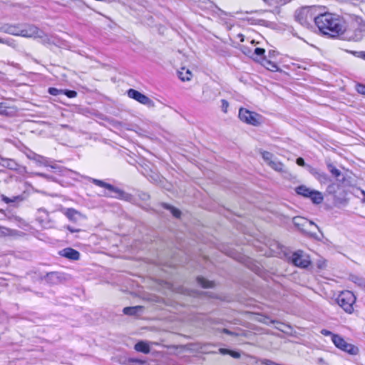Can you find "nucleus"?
Here are the masks:
<instances>
[{"mask_svg": "<svg viewBox=\"0 0 365 365\" xmlns=\"http://www.w3.org/2000/svg\"><path fill=\"white\" fill-rule=\"evenodd\" d=\"M349 279L359 287L365 289V278L357 275L351 274L349 276Z\"/></svg>", "mask_w": 365, "mask_h": 365, "instance_id": "21", "label": "nucleus"}, {"mask_svg": "<svg viewBox=\"0 0 365 365\" xmlns=\"http://www.w3.org/2000/svg\"><path fill=\"white\" fill-rule=\"evenodd\" d=\"M365 36V25L359 26L354 29H347L345 25V31L341 35V38L349 41H359Z\"/></svg>", "mask_w": 365, "mask_h": 365, "instance_id": "9", "label": "nucleus"}, {"mask_svg": "<svg viewBox=\"0 0 365 365\" xmlns=\"http://www.w3.org/2000/svg\"><path fill=\"white\" fill-rule=\"evenodd\" d=\"M353 53L358 57L365 60V51H354Z\"/></svg>", "mask_w": 365, "mask_h": 365, "instance_id": "43", "label": "nucleus"}, {"mask_svg": "<svg viewBox=\"0 0 365 365\" xmlns=\"http://www.w3.org/2000/svg\"><path fill=\"white\" fill-rule=\"evenodd\" d=\"M261 154L263 160L267 165L274 159L273 154L268 151H262Z\"/></svg>", "mask_w": 365, "mask_h": 365, "instance_id": "28", "label": "nucleus"}, {"mask_svg": "<svg viewBox=\"0 0 365 365\" xmlns=\"http://www.w3.org/2000/svg\"><path fill=\"white\" fill-rule=\"evenodd\" d=\"M66 229L68 230H69L71 233L78 232L81 231L80 229H75V228H73V227H72L71 226H69V225L66 226Z\"/></svg>", "mask_w": 365, "mask_h": 365, "instance_id": "46", "label": "nucleus"}, {"mask_svg": "<svg viewBox=\"0 0 365 365\" xmlns=\"http://www.w3.org/2000/svg\"><path fill=\"white\" fill-rule=\"evenodd\" d=\"M2 165L11 170H16L18 164L11 159H3Z\"/></svg>", "mask_w": 365, "mask_h": 365, "instance_id": "24", "label": "nucleus"}, {"mask_svg": "<svg viewBox=\"0 0 365 365\" xmlns=\"http://www.w3.org/2000/svg\"><path fill=\"white\" fill-rule=\"evenodd\" d=\"M0 30L14 36H20L26 38H42L43 42L48 41L44 32L34 25L5 24L1 26Z\"/></svg>", "mask_w": 365, "mask_h": 365, "instance_id": "2", "label": "nucleus"}, {"mask_svg": "<svg viewBox=\"0 0 365 365\" xmlns=\"http://www.w3.org/2000/svg\"><path fill=\"white\" fill-rule=\"evenodd\" d=\"M127 93L129 98L135 100L143 105L147 106L148 108H153L155 106L154 102L150 98L137 90L130 88Z\"/></svg>", "mask_w": 365, "mask_h": 365, "instance_id": "11", "label": "nucleus"}, {"mask_svg": "<svg viewBox=\"0 0 365 365\" xmlns=\"http://www.w3.org/2000/svg\"><path fill=\"white\" fill-rule=\"evenodd\" d=\"M12 232H13L12 230L0 226V236L1 237L11 235Z\"/></svg>", "mask_w": 365, "mask_h": 365, "instance_id": "31", "label": "nucleus"}, {"mask_svg": "<svg viewBox=\"0 0 365 365\" xmlns=\"http://www.w3.org/2000/svg\"><path fill=\"white\" fill-rule=\"evenodd\" d=\"M36 176H40V177H43L44 178H46V179H50L51 177L45 173H35L34 174Z\"/></svg>", "mask_w": 365, "mask_h": 365, "instance_id": "47", "label": "nucleus"}, {"mask_svg": "<svg viewBox=\"0 0 365 365\" xmlns=\"http://www.w3.org/2000/svg\"><path fill=\"white\" fill-rule=\"evenodd\" d=\"M41 279H44L48 284H57L61 282L62 275L59 272H51L41 277Z\"/></svg>", "mask_w": 365, "mask_h": 365, "instance_id": "13", "label": "nucleus"}, {"mask_svg": "<svg viewBox=\"0 0 365 365\" xmlns=\"http://www.w3.org/2000/svg\"><path fill=\"white\" fill-rule=\"evenodd\" d=\"M334 188H335V185L334 184H331V185H329L327 187V191L329 192V193H333L334 192Z\"/></svg>", "mask_w": 365, "mask_h": 365, "instance_id": "49", "label": "nucleus"}, {"mask_svg": "<svg viewBox=\"0 0 365 365\" xmlns=\"http://www.w3.org/2000/svg\"><path fill=\"white\" fill-rule=\"evenodd\" d=\"M306 222L305 219L301 217H294L293 218V223L295 226L299 227L300 225H303V222Z\"/></svg>", "mask_w": 365, "mask_h": 365, "instance_id": "35", "label": "nucleus"}, {"mask_svg": "<svg viewBox=\"0 0 365 365\" xmlns=\"http://www.w3.org/2000/svg\"><path fill=\"white\" fill-rule=\"evenodd\" d=\"M317 8L316 6H304L295 11L294 17L297 22L305 27H309L312 21L315 22Z\"/></svg>", "mask_w": 365, "mask_h": 365, "instance_id": "4", "label": "nucleus"}, {"mask_svg": "<svg viewBox=\"0 0 365 365\" xmlns=\"http://www.w3.org/2000/svg\"><path fill=\"white\" fill-rule=\"evenodd\" d=\"M89 180L91 182H93L96 185L101 187H104V188L107 189L108 190L115 193V195H110L108 193H104V195H103L104 196L115 197V198H118L120 200H125L126 202H129L133 204H138L137 199L133 195L128 193V192H125L124 190H120V188L116 187L113 186V185L107 183L101 180H98V179L91 178H90Z\"/></svg>", "mask_w": 365, "mask_h": 365, "instance_id": "3", "label": "nucleus"}, {"mask_svg": "<svg viewBox=\"0 0 365 365\" xmlns=\"http://www.w3.org/2000/svg\"><path fill=\"white\" fill-rule=\"evenodd\" d=\"M223 331V333L227 334H228V335H234L233 332H232V331H230V330H229V329H223V331Z\"/></svg>", "mask_w": 365, "mask_h": 365, "instance_id": "50", "label": "nucleus"}, {"mask_svg": "<svg viewBox=\"0 0 365 365\" xmlns=\"http://www.w3.org/2000/svg\"><path fill=\"white\" fill-rule=\"evenodd\" d=\"M222 110L224 113H227V108L229 107V103L228 102L225 100V99H222Z\"/></svg>", "mask_w": 365, "mask_h": 365, "instance_id": "40", "label": "nucleus"}, {"mask_svg": "<svg viewBox=\"0 0 365 365\" xmlns=\"http://www.w3.org/2000/svg\"><path fill=\"white\" fill-rule=\"evenodd\" d=\"M48 92L49 94L56 96L63 94V90L51 87L48 88Z\"/></svg>", "mask_w": 365, "mask_h": 365, "instance_id": "32", "label": "nucleus"}, {"mask_svg": "<svg viewBox=\"0 0 365 365\" xmlns=\"http://www.w3.org/2000/svg\"><path fill=\"white\" fill-rule=\"evenodd\" d=\"M10 108L5 102L0 103V114L8 115V109Z\"/></svg>", "mask_w": 365, "mask_h": 365, "instance_id": "33", "label": "nucleus"}, {"mask_svg": "<svg viewBox=\"0 0 365 365\" xmlns=\"http://www.w3.org/2000/svg\"><path fill=\"white\" fill-rule=\"evenodd\" d=\"M129 365H149L147 361L138 359H129Z\"/></svg>", "mask_w": 365, "mask_h": 365, "instance_id": "30", "label": "nucleus"}, {"mask_svg": "<svg viewBox=\"0 0 365 365\" xmlns=\"http://www.w3.org/2000/svg\"><path fill=\"white\" fill-rule=\"evenodd\" d=\"M317 363L319 364H324L325 363V361L323 358H319L317 359Z\"/></svg>", "mask_w": 365, "mask_h": 365, "instance_id": "51", "label": "nucleus"}, {"mask_svg": "<svg viewBox=\"0 0 365 365\" xmlns=\"http://www.w3.org/2000/svg\"><path fill=\"white\" fill-rule=\"evenodd\" d=\"M297 194L309 198L314 204H320L323 201L322 194L315 190L310 189L305 185H299L295 188Z\"/></svg>", "mask_w": 365, "mask_h": 365, "instance_id": "6", "label": "nucleus"}, {"mask_svg": "<svg viewBox=\"0 0 365 365\" xmlns=\"http://www.w3.org/2000/svg\"><path fill=\"white\" fill-rule=\"evenodd\" d=\"M26 156L28 158H29L30 160H34L38 164L43 165L45 166H48L47 158L42 155L36 154L30 150L29 153H26Z\"/></svg>", "mask_w": 365, "mask_h": 365, "instance_id": "15", "label": "nucleus"}, {"mask_svg": "<svg viewBox=\"0 0 365 365\" xmlns=\"http://www.w3.org/2000/svg\"><path fill=\"white\" fill-rule=\"evenodd\" d=\"M63 94H65L67 97L72 98L77 96V93L72 90H63Z\"/></svg>", "mask_w": 365, "mask_h": 365, "instance_id": "38", "label": "nucleus"}, {"mask_svg": "<svg viewBox=\"0 0 365 365\" xmlns=\"http://www.w3.org/2000/svg\"><path fill=\"white\" fill-rule=\"evenodd\" d=\"M0 43L7 44L9 46H13L14 41L11 39L0 38Z\"/></svg>", "mask_w": 365, "mask_h": 365, "instance_id": "41", "label": "nucleus"}, {"mask_svg": "<svg viewBox=\"0 0 365 365\" xmlns=\"http://www.w3.org/2000/svg\"><path fill=\"white\" fill-rule=\"evenodd\" d=\"M59 255L71 260H78L80 258L79 252L71 247L63 249Z\"/></svg>", "mask_w": 365, "mask_h": 365, "instance_id": "14", "label": "nucleus"}, {"mask_svg": "<svg viewBox=\"0 0 365 365\" xmlns=\"http://www.w3.org/2000/svg\"><path fill=\"white\" fill-rule=\"evenodd\" d=\"M327 168L329 170V172L339 181H343L344 180V178H342V179H340L339 177L341 175V171L337 169L336 167H334L331 163L327 164Z\"/></svg>", "mask_w": 365, "mask_h": 365, "instance_id": "23", "label": "nucleus"}, {"mask_svg": "<svg viewBox=\"0 0 365 365\" xmlns=\"http://www.w3.org/2000/svg\"><path fill=\"white\" fill-rule=\"evenodd\" d=\"M134 348L137 351L142 352L143 354H148L150 351L149 345L143 341L135 344Z\"/></svg>", "mask_w": 365, "mask_h": 365, "instance_id": "18", "label": "nucleus"}, {"mask_svg": "<svg viewBox=\"0 0 365 365\" xmlns=\"http://www.w3.org/2000/svg\"><path fill=\"white\" fill-rule=\"evenodd\" d=\"M229 354L235 359H239L240 357V354L237 351H234L230 350V352Z\"/></svg>", "mask_w": 365, "mask_h": 365, "instance_id": "44", "label": "nucleus"}, {"mask_svg": "<svg viewBox=\"0 0 365 365\" xmlns=\"http://www.w3.org/2000/svg\"><path fill=\"white\" fill-rule=\"evenodd\" d=\"M219 352L223 355H225V354H229L230 352V350L227 349H225V348H220L219 349Z\"/></svg>", "mask_w": 365, "mask_h": 365, "instance_id": "45", "label": "nucleus"}, {"mask_svg": "<svg viewBox=\"0 0 365 365\" xmlns=\"http://www.w3.org/2000/svg\"><path fill=\"white\" fill-rule=\"evenodd\" d=\"M268 165L275 171L279 173L285 172L284 164L280 161L277 160L275 158L272 162H270V163Z\"/></svg>", "mask_w": 365, "mask_h": 365, "instance_id": "20", "label": "nucleus"}, {"mask_svg": "<svg viewBox=\"0 0 365 365\" xmlns=\"http://www.w3.org/2000/svg\"><path fill=\"white\" fill-rule=\"evenodd\" d=\"M345 23L343 17L331 13L318 15L315 19L319 30L332 38L341 36L345 31Z\"/></svg>", "mask_w": 365, "mask_h": 365, "instance_id": "1", "label": "nucleus"}, {"mask_svg": "<svg viewBox=\"0 0 365 365\" xmlns=\"http://www.w3.org/2000/svg\"><path fill=\"white\" fill-rule=\"evenodd\" d=\"M356 91L361 94L365 96V85L361 83H357L356 84Z\"/></svg>", "mask_w": 365, "mask_h": 365, "instance_id": "37", "label": "nucleus"}, {"mask_svg": "<svg viewBox=\"0 0 365 365\" xmlns=\"http://www.w3.org/2000/svg\"><path fill=\"white\" fill-rule=\"evenodd\" d=\"M185 68H182V71H178V77L182 81H190L192 78V73L190 70L187 69L185 72H184Z\"/></svg>", "mask_w": 365, "mask_h": 365, "instance_id": "22", "label": "nucleus"}, {"mask_svg": "<svg viewBox=\"0 0 365 365\" xmlns=\"http://www.w3.org/2000/svg\"><path fill=\"white\" fill-rule=\"evenodd\" d=\"M331 339L337 348L349 353V354L356 355L359 352V349L357 346L347 343L341 336L338 334H333Z\"/></svg>", "mask_w": 365, "mask_h": 365, "instance_id": "10", "label": "nucleus"}, {"mask_svg": "<svg viewBox=\"0 0 365 365\" xmlns=\"http://www.w3.org/2000/svg\"><path fill=\"white\" fill-rule=\"evenodd\" d=\"M162 206L164 208L170 210L174 217H180V216L181 215V212L178 209H176L175 207H174L168 204H166V203H163Z\"/></svg>", "mask_w": 365, "mask_h": 365, "instance_id": "26", "label": "nucleus"}, {"mask_svg": "<svg viewBox=\"0 0 365 365\" xmlns=\"http://www.w3.org/2000/svg\"><path fill=\"white\" fill-rule=\"evenodd\" d=\"M271 322L274 324V323H275L277 322L276 321H271Z\"/></svg>", "mask_w": 365, "mask_h": 365, "instance_id": "53", "label": "nucleus"}, {"mask_svg": "<svg viewBox=\"0 0 365 365\" xmlns=\"http://www.w3.org/2000/svg\"><path fill=\"white\" fill-rule=\"evenodd\" d=\"M260 63L269 71H277L279 69L277 65L275 63H273L269 60H267L266 57H263V61H261Z\"/></svg>", "mask_w": 365, "mask_h": 365, "instance_id": "19", "label": "nucleus"}, {"mask_svg": "<svg viewBox=\"0 0 365 365\" xmlns=\"http://www.w3.org/2000/svg\"><path fill=\"white\" fill-rule=\"evenodd\" d=\"M336 303L346 312L351 314L354 311L353 305L356 302V297L351 291L341 292L337 297Z\"/></svg>", "mask_w": 365, "mask_h": 365, "instance_id": "5", "label": "nucleus"}, {"mask_svg": "<svg viewBox=\"0 0 365 365\" xmlns=\"http://www.w3.org/2000/svg\"><path fill=\"white\" fill-rule=\"evenodd\" d=\"M264 365H282L279 364H277L272 360L269 359H264L262 362Z\"/></svg>", "mask_w": 365, "mask_h": 365, "instance_id": "42", "label": "nucleus"}, {"mask_svg": "<svg viewBox=\"0 0 365 365\" xmlns=\"http://www.w3.org/2000/svg\"><path fill=\"white\" fill-rule=\"evenodd\" d=\"M265 50L262 48H256L255 49L254 53L261 58V60L263 61V57L264 56Z\"/></svg>", "mask_w": 365, "mask_h": 365, "instance_id": "36", "label": "nucleus"}, {"mask_svg": "<svg viewBox=\"0 0 365 365\" xmlns=\"http://www.w3.org/2000/svg\"><path fill=\"white\" fill-rule=\"evenodd\" d=\"M289 260L294 266L300 268H307L312 263L309 255L301 250L294 252Z\"/></svg>", "mask_w": 365, "mask_h": 365, "instance_id": "8", "label": "nucleus"}, {"mask_svg": "<svg viewBox=\"0 0 365 365\" xmlns=\"http://www.w3.org/2000/svg\"><path fill=\"white\" fill-rule=\"evenodd\" d=\"M321 334L324 335V336H329V335L333 336V334H334L330 331L327 330V329H322L321 330Z\"/></svg>", "mask_w": 365, "mask_h": 365, "instance_id": "48", "label": "nucleus"}, {"mask_svg": "<svg viewBox=\"0 0 365 365\" xmlns=\"http://www.w3.org/2000/svg\"><path fill=\"white\" fill-rule=\"evenodd\" d=\"M19 199H21L20 196H15V197H13V198H9L5 195H1V200L7 204H9L10 202H14L17 200H19Z\"/></svg>", "mask_w": 365, "mask_h": 365, "instance_id": "34", "label": "nucleus"}, {"mask_svg": "<svg viewBox=\"0 0 365 365\" xmlns=\"http://www.w3.org/2000/svg\"><path fill=\"white\" fill-rule=\"evenodd\" d=\"M238 115L242 122L254 126H257L262 122V116L261 115L243 108H240Z\"/></svg>", "mask_w": 365, "mask_h": 365, "instance_id": "7", "label": "nucleus"}, {"mask_svg": "<svg viewBox=\"0 0 365 365\" xmlns=\"http://www.w3.org/2000/svg\"><path fill=\"white\" fill-rule=\"evenodd\" d=\"M296 163L299 166L305 167L307 169V166H310L309 165L306 164L304 160L301 157L297 158Z\"/></svg>", "mask_w": 365, "mask_h": 365, "instance_id": "39", "label": "nucleus"}, {"mask_svg": "<svg viewBox=\"0 0 365 365\" xmlns=\"http://www.w3.org/2000/svg\"><path fill=\"white\" fill-rule=\"evenodd\" d=\"M38 212L39 214L43 213V215L39 216L37 218V220L43 225V222L48 220V214L47 211L43 208H39L38 210Z\"/></svg>", "mask_w": 365, "mask_h": 365, "instance_id": "27", "label": "nucleus"}, {"mask_svg": "<svg viewBox=\"0 0 365 365\" xmlns=\"http://www.w3.org/2000/svg\"><path fill=\"white\" fill-rule=\"evenodd\" d=\"M143 309V307L142 306H135V307H127L123 308V312L126 315L135 316L138 314V312H142Z\"/></svg>", "mask_w": 365, "mask_h": 365, "instance_id": "17", "label": "nucleus"}, {"mask_svg": "<svg viewBox=\"0 0 365 365\" xmlns=\"http://www.w3.org/2000/svg\"><path fill=\"white\" fill-rule=\"evenodd\" d=\"M197 283L203 288H210L213 287L214 282L212 281H209L202 277H198L197 278Z\"/></svg>", "mask_w": 365, "mask_h": 365, "instance_id": "25", "label": "nucleus"}, {"mask_svg": "<svg viewBox=\"0 0 365 365\" xmlns=\"http://www.w3.org/2000/svg\"><path fill=\"white\" fill-rule=\"evenodd\" d=\"M138 198L139 200L146 202L150 200V196L148 193L141 191L138 193Z\"/></svg>", "mask_w": 365, "mask_h": 365, "instance_id": "29", "label": "nucleus"}, {"mask_svg": "<svg viewBox=\"0 0 365 365\" xmlns=\"http://www.w3.org/2000/svg\"><path fill=\"white\" fill-rule=\"evenodd\" d=\"M65 215L72 222H76L83 215L73 208H68L64 212Z\"/></svg>", "mask_w": 365, "mask_h": 365, "instance_id": "16", "label": "nucleus"}, {"mask_svg": "<svg viewBox=\"0 0 365 365\" xmlns=\"http://www.w3.org/2000/svg\"><path fill=\"white\" fill-rule=\"evenodd\" d=\"M307 170L310 174L314 176V178L319 180L320 183L327 184L330 182L329 177L324 172H322L317 168H313L312 166H307Z\"/></svg>", "mask_w": 365, "mask_h": 365, "instance_id": "12", "label": "nucleus"}, {"mask_svg": "<svg viewBox=\"0 0 365 365\" xmlns=\"http://www.w3.org/2000/svg\"><path fill=\"white\" fill-rule=\"evenodd\" d=\"M264 2H268L269 0H263Z\"/></svg>", "mask_w": 365, "mask_h": 365, "instance_id": "54", "label": "nucleus"}, {"mask_svg": "<svg viewBox=\"0 0 365 365\" xmlns=\"http://www.w3.org/2000/svg\"><path fill=\"white\" fill-rule=\"evenodd\" d=\"M51 167L52 168H53V169H56V168H57V166H56V165H51Z\"/></svg>", "mask_w": 365, "mask_h": 365, "instance_id": "52", "label": "nucleus"}]
</instances>
